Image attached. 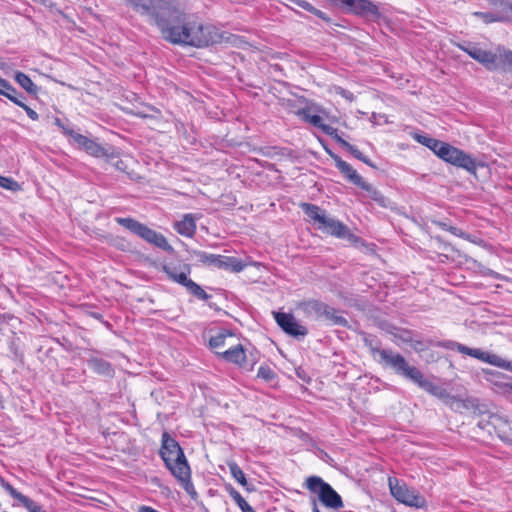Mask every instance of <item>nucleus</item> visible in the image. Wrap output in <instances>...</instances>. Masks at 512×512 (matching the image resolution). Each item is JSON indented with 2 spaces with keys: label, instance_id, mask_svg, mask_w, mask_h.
<instances>
[{
  "label": "nucleus",
  "instance_id": "1",
  "mask_svg": "<svg viewBox=\"0 0 512 512\" xmlns=\"http://www.w3.org/2000/svg\"><path fill=\"white\" fill-rule=\"evenodd\" d=\"M413 139L429 148L437 157L446 163L463 168L469 172H475L476 162L463 150L441 140L415 133Z\"/></svg>",
  "mask_w": 512,
  "mask_h": 512
},
{
  "label": "nucleus",
  "instance_id": "2",
  "mask_svg": "<svg viewBox=\"0 0 512 512\" xmlns=\"http://www.w3.org/2000/svg\"><path fill=\"white\" fill-rule=\"evenodd\" d=\"M183 24L181 33L172 34L177 44L201 48L218 41L219 35L215 27L203 24L193 15L188 14Z\"/></svg>",
  "mask_w": 512,
  "mask_h": 512
},
{
  "label": "nucleus",
  "instance_id": "3",
  "mask_svg": "<svg viewBox=\"0 0 512 512\" xmlns=\"http://www.w3.org/2000/svg\"><path fill=\"white\" fill-rule=\"evenodd\" d=\"M458 47L466 52L472 59L481 63L487 70L493 71L501 68L504 72L512 73V51L498 48L497 52L483 50L477 46L469 45Z\"/></svg>",
  "mask_w": 512,
  "mask_h": 512
},
{
  "label": "nucleus",
  "instance_id": "4",
  "mask_svg": "<svg viewBox=\"0 0 512 512\" xmlns=\"http://www.w3.org/2000/svg\"><path fill=\"white\" fill-rule=\"evenodd\" d=\"M161 270L170 281L185 287L187 292L194 297L201 300H207L211 297L199 284L189 278L191 274V266L189 264L182 261L167 262L162 264Z\"/></svg>",
  "mask_w": 512,
  "mask_h": 512
},
{
  "label": "nucleus",
  "instance_id": "5",
  "mask_svg": "<svg viewBox=\"0 0 512 512\" xmlns=\"http://www.w3.org/2000/svg\"><path fill=\"white\" fill-rule=\"evenodd\" d=\"M187 16V13L171 2L155 24L159 28L162 38L171 44H177L172 34L181 33L182 27L184 26L183 23L186 22Z\"/></svg>",
  "mask_w": 512,
  "mask_h": 512
},
{
  "label": "nucleus",
  "instance_id": "6",
  "mask_svg": "<svg viewBox=\"0 0 512 512\" xmlns=\"http://www.w3.org/2000/svg\"><path fill=\"white\" fill-rule=\"evenodd\" d=\"M159 454L172 475L176 474L178 468H182L183 465L189 466L183 449L168 432L162 434Z\"/></svg>",
  "mask_w": 512,
  "mask_h": 512
},
{
  "label": "nucleus",
  "instance_id": "7",
  "mask_svg": "<svg viewBox=\"0 0 512 512\" xmlns=\"http://www.w3.org/2000/svg\"><path fill=\"white\" fill-rule=\"evenodd\" d=\"M306 488L317 494L320 502L327 508L338 510L344 506L341 496L319 476H310L306 479Z\"/></svg>",
  "mask_w": 512,
  "mask_h": 512
},
{
  "label": "nucleus",
  "instance_id": "8",
  "mask_svg": "<svg viewBox=\"0 0 512 512\" xmlns=\"http://www.w3.org/2000/svg\"><path fill=\"white\" fill-rule=\"evenodd\" d=\"M115 221L122 227L126 228L127 230L131 231L132 233L136 234L140 238L144 239L148 243L155 245L158 248L163 250L171 248L165 236L133 218L118 217L115 219Z\"/></svg>",
  "mask_w": 512,
  "mask_h": 512
},
{
  "label": "nucleus",
  "instance_id": "9",
  "mask_svg": "<svg viewBox=\"0 0 512 512\" xmlns=\"http://www.w3.org/2000/svg\"><path fill=\"white\" fill-rule=\"evenodd\" d=\"M388 486L391 495L398 502L416 508H423L426 505V500L423 496L396 477L388 478Z\"/></svg>",
  "mask_w": 512,
  "mask_h": 512
},
{
  "label": "nucleus",
  "instance_id": "10",
  "mask_svg": "<svg viewBox=\"0 0 512 512\" xmlns=\"http://www.w3.org/2000/svg\"><path fill=\"white\" fill-rule=\"evenodd\" d=\"M62 128L64 134L70 136L74 143L77 144L78 148L84 150L87 154L96 158H106L108 160L118 158L119 153L115 151V149H107L85 135L65 127Z\"/></svg>",
  "mask_w": 512,
  "mask_h": 512
},
{
  "label": "nucleus",
  "instance_id": "11",
  "mask_svg": "<svg viewBox=\"0 0 512 512\" xmlns=\"http://www.w3.org/2000/svg\"><path fill=\"white\" fill-rule=\"evenodd\" d=\"M392 368L397 374L412 380L420 388L424 389L428 393L432 395H438V387L431 381L427 380L418 368L415 366H410L401 354L399 358H396V362Z\"/></svg>",
  "mask_w": 512,
  "mask_h": 512
},
{
  "label": "nucleus",
  "instance_id": "12",
  "mask_svg": "<svg viewBox=\"0 0 512 512\" xmlns=\"http://www.w3.org/2000/svg\"><path fill=\"white\" fill-rule=\"evenodd\" d=\"M438 346L444 349L448 350H456L461 354L473 357L475 359H478L484 363H488L490 365L496 366V367H507L505 361L501 359L499 356L495 354H491L489 352L482 351L481 349H475L467 347L461 343L447 340L442 341L438 343Z\"/></svg>",
  "mask_w": 512,
  "mask_h": 512
},
{
  "label": "nucleus",
  "instance_id": "13",
  "mask_svg": "<svg viewBox=\"0 0 512 512\" xmlns=\"http://www.w3.org/2000/svg\"><path fill=\"white\" fill-rule=\"evenodd\" d=\"M199 261L202 264L217 267L234 273H239L245 268L242 260L236 257L222 256L217 254H209L206 252L198 253Z\"/></svg>",
  "mask_w": 512,
  "mask_h": 512
},
{
  "label": "nucleus",
  "instance_id": "14",
  "mask_svg": "<svg viewBox=\"0 0 512 512\" xmlns=\"http://www.w3.org/2000/svg\"><path fill=\"white\" fill-rule=\"evenodd\" d=\"M171 2L170 0H130L135 11L151 17L155 24Z\"/></svg>",
  "mask_w": 512,
  "mask_h": 512
},
{
  "label": "nucleus",
  "instance_id": "15",
  "mask_svg": "<svg viewBox=\"0 0 512 512\" xmlns=\"http://www.w3.org/2000/svg\"><path fill=\"white\" fill-rule=\"evenodd\" d=\"M333 160L339 171L354 185L361 187L363 190L372 194L373 199L378 200L379 194L369 183L363 181L362 177L357 171L346 161L342 160L340 156L334 155Z\"/></svg>",
  "mask_w": 512,
  "mask_h": 512
},
{
  "label": "nucleus",
  "instance_id": "16",
  "mask_svg": "<svg viewBox=\"0 0 512 512\" xmlns=\"http://www.w3.org/2000/svg\"><path fill=\"white\" fill-rule=\"evenodd\" d=\"M238 340L235 333L228 329H221L209 339V348L221 359V352L227 350Z\"/></svg>",
  "mask_w": 512,
  "mask_h": 512
},
{
  "label": "nucleus",
  "instance_id": "17",
  "mask_svg": "<svg viewBox=\"0 0 512 512\" xmlns=\"http://www.w3.org/2000/svg\"><path fill=\"white\" fill-rule=\"evenodd\" d=\"M221 360L243 368L247 362L245 347L237 340L233 345L228 346L227 350L221 352Z\"/></svg>",
  "mask_w": 512,
  "mask_h": 512
},
{
  "label": "nucleus",
  "instance_id": "18",
  "mask_svg": "<svg viewBox=\"0 0 512 512\" xmlns=\"http://www.w3.org/2000/svg\"><path fill=\"white\" fill-rule=\"evenodd\" d=\"M296 115L303 121L313 125L314 127L319 128L326 135L331 136L332 138L337 137V129L325 124L321 116L311 114V108L304 107L298 109Z\"/></svg>",
  "mask_w": 512,
  "mask_h": 512
},
{
  "label": "nucleus",
  "instance_id": "19",
  "mask_svg": "<svg viewBox=\"0 0 512 512\" xmlns=\"http://www.w3.org/2000/svg\"><path fill=\"white\" fill-rule=\"evenodd\" d=\"M275 320L277 324L289 335L291 336H305L307 334V329L298 324L295 318L288 313L278 312L275 314Z\"/></svg>",
  "mask_w": 512,
  "mask_h": 512
},
{
  "label": "nucleus",
  "instance_id": "20",
  "mask_svg": "<svg viewBox=\"0 0 512 512\" xmlns=\"http://www.w3.org/2000/svg\"><path fill=\"white\" fill-rule=\"evenodd\" d=\"M173 476L177 479L181 487L186 491L190 498L194 501H197L199 496L191 480L190 466L183 465L182 468H178L177 473L173 474Z\"/></svg>",
  "mask_w": 512,
  "mask_h": 512
},
{
  "label": "nucleus",
  "instance_id": "21",
  "mask_svg": "<svg viewBox=\"0 0 512 512\" xmlns=\"http://www.w3.org/2000/svg\"><path fill=\"white\" fill-rule=\"evenodd\" d=\"M317 227L323 232L331 234L337 238H345L347 235H350L346 225L327 216H325L324 221H322Z\"/></svg>",
  "mask_w": 512,
  "mask_h": 512
},
{
  "label": "nucleus",
  "instance_id": "22",
  "mask_svg": "<svg viewBox=\"0 0 512 512\" xmlns=\"http://www.w3.org/2000/svg\"><path fill=\"white\" fill-rule=\"evenodd\" d=\"M298 307L306 317L319 320L321 319L322 310L325 308V303L316 299H310L300 302Z\"/></svg>",
  "mask_w": 512,
  "mask_h": 512
},
{
  "label": "nucleus",
  "instance_id": "23",
  "mask_svg": "<svg viewBox=\"0 0 512 512\" xmlns=\"http://www.w3.org/2000/svg\"><path fill=\"white\" fill-rule=\"evenodd\" d=\"M174 229L180 235L192 238L196 233V221L192 214H185L183 218L174 224Z\"/></svg>",
  "mask_w": 512,
  "mask_h": 512
},
{
  "label": "nucleus",
  "instance_id": "24",
  "mask_svg": "<svg viewBox=\"0 0 512 512\" xmlns=\"http://www.w3.org/2000/svg\"><path fill=\"white\" fill-rule=\"evenodd\" d=\"M371 354L373 357L379 356V363L383 367H390L392 368L394 366V363L396 362V358H399L400 354L395 353L391 350L386 349H379L376 347H371Z\"/></svg>",
  "mask_w": 512,
  "mask_h": 512
},
{
  "label": "nucleus",
  "instance_id": "25",
  "mask_svg": "<svg viewBox=\"0 0 512 512\" xmlns=\"http://www.w3.org/2000/svg\"><path fill=\"white\" fill-rule=\"evenodd\" d=\"M301 209L304 213L310 218L311 221L320 225L326 216L325 211H323L319 206L311 203H300Z\"/></svg>",
  "mask_w": 512,
  "mask_h": 512
},
{
  "label": "nucleus",
  "instance_id": "26",
  "mask_svg": "<svg viewBox=\"0 0 512 512\" xmlns=\"http://www.w3.org/2000/svg\"><path fill=\"white\" fill-rule=\"evenodd\" d=\"M89 366L93 371H95L99 374L112 376V374L114 373L112 365L103 359H99V358L91 359L89 361Z\"/></svg>",
  "mask_w": 512,
  "mask_h": 512
},
{
  "label": "nucleus",
  "instance_id": "27",
  "mask_svg": "<svg viewBox=\"0 0 512 512\" xmlns=\"http://www.w3.org/2000/svg\"><path fill=\"white\" fill-rule=\"evenodd\" d=\"M14 79L26 92L30 94L37 93V86L32 81V79L24 72H16Z\"/></svg>",
  "mask_w": 512,
  "mask_h": 512
},
{
  "label": "nucleus",
  "instance_id": "28",
  "mask_svg": "<svg viewBox=\"0 0 512 512\" xmlns=\"http://www.w3.org/2000/svg\"><path fill=\"white\" fill-rule=\"evenodd\" d=\"M321 319L336 325H344L346 323V319L338 315L336 309L327 304H325V308L322 310Z\"/></svg>",
  "mask_w": 512,
  "mask_h": 512
},
{
  "label": "nucleus",
  "instance_id": "29",
  "mask_svg": "<svg viewBox=\"0 0 512 512\" xmlns=\"http://www.w3.org/2000/svg\"><path fill=\"white\" fill-rule=\"evenodd\" d=\"M333 138L341 145V147L350 152L355 158L366 164H369V159L366 156H364L363 153L355 146L351 145L349 142L341 138L338 134L337 137Z\"/></svg>",
  "mask_w": 512,
  "mask_h": 512
},
{
  "label": "nucleus",
  "instance_id": "30",
  "mask_svg": "<svg viewBox=\"0 0 512 512\" xmlns=\"http://www.w3.org/2000/svg\"><path fill=\"white\" fill-rule=\"evenodd\" d=\"M229 471L232 475V477L241 485L246 486L247 485V479L243 472V470L240 468V466L235 461H229L227 463Z\"/></svg>",
  "mask_w": 512,
  "mask_h": 512
},
{
  "label": "nucleus",
  "instance_id": "31",
  "mask_svg": "<svg viewBox=\"0 0 512 512\" xmlns=\"http://www.w3.org/2000/svg\"><path fill=\"white\" fill-rule=\"evenodd\" d=\"M292 3H294L295 5L301 7L302 9L308 11V12H311L313 13L314 15H316L318 18L322 19V20H325V21H329L330 19L326 16V14L318 9H316L314 6H312L309 2L305 1V0H290Z\"/></svg>",
  "mask_w": 512,
  "mask_h": 512
},
{
  "label": "nucleus",
  "instance_id": "32",
  "mask_svg": "<svg viewBox=\"0 0 512 512\" xmlns=\"http://www.w3.org/2000/svg\"><path fill=\"white\" fill-rule=\"evenodd\" d=\"M257 377L270 383L277 378V374L269 365H261L257 371Z\"/></svg>",
  "mask_w": 512,
  "mask_h": 512
},
{
  "label": "nucleus",
  "instance_id": "33",
  "mask_svg": "<svg viewBox=\"0 0 512 512\" xmlns=\"http://www.w3.org/2000/svg\"><path fill=\"white\" fill-rule=\"evenodd\" d=\"M473 16L481 18L483 20V22L486 24H490V23H494V22H504L507 20L503 16H500V15L494 14V13H489V12L477 11V12L473 13Z\"/></svg>",
  "mask_w": 512,
  "mask_h": 512
},
{
  "label": "nucleus",
  "instance_id": "34",
  "mask_svg": "<svg viewBox=\"0 0 512 512\" xmlns=\"http://www.w3.org/2000/svg\"><path fill=\"white\" fill-rule=\"evenodd\" d=\"M133 163H134L133 157L130 155H125L123 158L118 159L115 162L114 166L116 167V169H118L126 174H130L131 166Z\"/></svg>",
  "mask_w": 512,
  "mask_h": 512
},
{
  "label": "nucleus",
  "instance_id": "35",
  "mask_svg": "<svg viewBox=\"0 0 512 512\" xmlns=\"http://www.w3.org/2000/svg\"><path fill=\"white\" fill-rule=\"evenodd\" d=\"M0 95L5 96L10 101H16V96L18 95V91L15 87H13L9 81L4 79L3 85L0 88Z\"/></svg>",
  "mask_w": 512,
  "mask_h": 512
},
{
  "label": "nucleus",
  "instance_id": "36",
  "mask_svg": "<svg viewBox=\"0 0 512 512\" xmlns=\"http://www.w3.org/2000/svg\"><path fill=\"white\" fill-rule=\"evenodd\" d=\"M0 187L16 192L21 189L20 184L10 177L0 175Z\"/></svg>",
  "mask_w": 512,
  "mask_h": 512
},
{
  "label": "nucleus",
  "instance_id": "37",
  "mask_svg": "<svg viewBox=\"0 0 512 512\" xmlns=\"http://www.w3.org/2000/svg\"><path fill=\"white\" fill-rule=\"evenodd\" d=\"M438 226L441 229L450 232L454 236H457V237L463 238V239H469L468 234H466L464 231H462L461 229H459L457 227L450 226V225H447L446 223H442V222L438 223Z\"/></svg>",
  "mask_w": 512,
  "mask_h": 512
},
{
  "label": "nucleus",
  "instance_id": "38",
  "mask_svg": "<svg viewBox=\"0 0 512 512\" xmlns=\"http://www.w3.org/2000/svg\"><path fill=\"white\" fill-rule=\"evenodd\" d=\"M396 339L404 343H411L413 340V333L408 329H398L395 333H393Z\"/></svg>",
  "mask_w": 512,
  "mask_h": 512
},
{
  "label": "nucleus",
  "instance_id": "39",
  "mask_svg": "<svg viewBox=\"0 0 512 512\" xmlns=\"http://www.w3.org/2000/svg\"><path fill=\"white\" fill-rule=\"evenodd\" d=\"M21 504L29 511V512H46L42 509V507L37 504L35 501L30 499L29 497H23V501Z\"/></svg>",
  "mask_w": 512,
  "mask_h": 512
},
{
  "label": "nucleus",
  "instance_id": "40",
  "mask_svg": "<svg viewBox=\"0 0 512 512\" xmlns=\"http://www.w3.org/2000/svg\"><path fill=\"white\" fill-rule=\"evenodd\" d=\"M231 496L233 497V499L243 512H245L249 507H251L238 491L232 489Z\"/></svg>",
  "mask_w": 512,
  "mask_h": 512
},
{
  "label": "nucleus",
  "instance_id": "41",
  "mask_svg": "<svg viewBox=\"0 0 512 512\" xmlns=\"http://www.w3.org/2000/svg\"><path fill=\"white\" fill-rule=\"evenodd\" d=\"M2 487L4 490L14 499L18 500L20 503L23 501V497H26L22 493L18 492L10 483L4 482Z\"/></svg>",
  "mask_w": 512,
  "mask_h": 512
},
{
  "label": "nucleus",
  "instance_id": "42",
  "mask_svg": "<svg viewBox=\"0 0 512 512\" xmlns=\"http://www.w3.org/2000/svg\"><path fill=\"white\" fill-rule=\"evenodd\" d=\"M22 109L26 112L27 116L31 120H33V121L38 120V118H39L38 113L35 110H33L32 108H30L28 105L25 104Z\"/></svg>",
  "mask_w": 512,
  "mask_h": 512
},
{
  "label": "nucleus",
  "instance_id": "43",
  "mask_svg": "<svg viewBox=\"0 0 512 512\" xmlns=\"http://www.w3.org/2000/svg\"><path fill=\"white\" fill-rule=\"evenodd\" d=\"M24 97L18 93L16 96V101H12L14 104L18 105L19 107L23 108L25 103L23 102Z\"/></svg>",
  "mask_w": 512,
  "mask_h": 512
},
{
  "label": "nucleus",
  "instance_id": "44",
  "mask_svg": "<svg viewBox=\"0 0 512 512\" xmlns=\"http://www.w3.org/2000/svg\"><path fill=\"white\" fill-rule=\"evenodd\" d=\"M138 512H159V511L154 509L153 507L143 505V506L139 507Z\"/></svg>",
  "mask_w": 512,
  "mask_h": 512
},
{
  "label": "nucleus",
  "instance_id": "45",
  "mask_svg": "<svg viewBox=\"0 0 512 512\" xmlns=\"http://www.w3.org/2000/svg\"><path fill=\"white\" fill-rule=\"evenodd\" d=\"M4 321V317L0 314V324Z\"/></svg>",
  "mask_w": 512,
  "mask_h": 512
},
{
  "label": "nucleus",
  "instance_id": "46",
  "mask_svg": "<svg viewBox=\"0 0 512 512\" xmlns=\"http://www.w3.org/2000/svg\"><path fill=\"white\" fill-rule=\"evenodd\" d=\"M508 7H509L510 11L512 12V4H509Z\"/></svg>",
  "mask_w": 512,
  "mask_h": 512
},
{
  "label": "nucleus",
  "instance_id": "47",
  "mask_svg": "<svg viewBox=\"0 0 512 512\" xmlns=\"http://www.w3.org/2000/svg\"><path fill=\"white\" fill-rule=\"evenodd\" d=\"M416 345H422V342L421 341H417Z\"/></svg>",
  "mask_w": 512,
  "mask_h": 512
},
{
  "label": "nucleus",
  "instance_id": "48",
  "mask_svg": "<svg viewBox=\"0 0 512 512\" xmlns=\"http://www.w3.org/2000/svg\"><path fill=\"white\" fill-rule=\"evenodd\" d=\"M511 388H512V383H511Z\"/></svg>",
  "mask_w": 512,
  "mask_h": 512
}]
</instances>
